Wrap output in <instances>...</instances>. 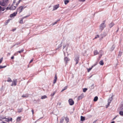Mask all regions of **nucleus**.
Wrapping results in <instances>:
<instances>
[{"label": "nucleus", "instance_id": "nucleus-35", "mask_svg": "<svg viewBox=\"0 0 123 123\" xmlns=\"http://www.w3.org/2000/svg\"><path fill=\"white\" fill-rule=\"evenodd\" d=\"M122 53V52H119V54L118 55V57H120L121 56V55Z\"/></svg>", "mask_w": 123, "mask_h": 123}, {"label": "nucleus", "instance_id": "nucleus-15", "mask_svg": "<svg viewBox=\"0 0 123 123\" xmlns=\"http://www.w3.org/2000/svg\"><path fill=\"white\" fill-rule=\"evenodd\" d=\"M114 24L112 22H111L109 25V27L110 28H111L114 25Z\"/></svg>", "mask_w": 123, "mask_h": 123}, {"label": "nucleus", "instance_id": "nucleus-48", "mask_svg": "<svg viewBox=\"0 0 123 123\" xmlns=\"http://www.w3.org/2000/svg\"><path fill=\"white\" fill-rule=\"evenodd\" d=\"M29 15H27L26 16H25V17H24L22 18H23L24 19L25 18H26L27 17H29Z\"/></svg>", "mask_w": 123, "mask_h": 123}, {"label": "nucleus", "instance_id": "nucleus-49", "mask_svg": "<svg viewBox=\"0 0 123 123\" xmlns=\"http://www.w3.org/2000/svg\"><path fill=\"white\" fill-rule=\"evenodd\" d=\"M86 0H79L80 1H82V2H84Z\"/></svg>", "mask_w": 123, "mask_h": 123}, {"label": "nucleus", "instance_id": "nucleus-14", "mask_svg": "<svg viewBox=\"0 0 123 123\" xmlns=\"http://www.w3.org/2000/svg\"><path fill=\"white\" fill-rule=\"evenodd\" d=\"M69 59L67 57H65L64 58V61L66 63L68 61H69Z\"/></svg>", "mask_w": 123, "mask_h": 123}, {"label": "nucleus", "instance_id": "nucleus-4", "mask_svg": "<svg viewBox=\"0 0 123 123\" xmlns=\"http://www.w3.org/2000/svg\"><path fill=\"white\" fill-rule=\"evenodd\" d=\"M79 59V55H77L75 56L74 60L76 62V64L78 63V62Z\"/></svg>", "mask_w": 123, "mask_h": 123}, {"label": "nucleus", "instance_id": "nucleus-20", "mask_svg": "<svg viewBox=\"0 0 123 123\" xmlns=\"http://www.w3.org/2000/svg\"><path fill=\"white\" fill-rule=\"evenodd\" d=\"M98 97L96 96L94 98L93 101L95 102L97 101L98 99Z\"/></svg>", "mask_w": 123, "mask_h": 123}, {"label": "nucleus", "instance_id": "nucleus-3", "mask_svg": "<svg viewBox=\"0 0 123 123\" xmlns=\"http://www.w3.org/2000/svg\"><path fill=\"white\" fill-rule=\"evenodd\" d=\"M24 9V6H21L17 9V12H19V13H20L22 12V10Z\"/></svg>", "mask_w": 123, "mask_h": 123}, {"label": "nucleus", "instance_id": "nucleus-47", "mask_svg": "<svg viewBox=\"0 0 123 123\" xmlns=\"http://www.w3.org/2000/svg\"><path fill=\"white\" fill-rule=\"evenodd\" d=\"M99 37V35H97L96 37H95L94 38L96 39L98 37Z\"/></svg>", "mask_w": 123, "mask_h": 123}, {"label": "nucleus", "instance_id": "nucleus-39", "mask_svg": "<svg viewBox=\"0 0 123 123\" xmlns=\"http://www.w3.org/2000/svg\"><path fill=\"white\" fill-rule=\"evenodd\" d=\"M12 118H8V122L10 121H12Z\"/></svg>", "mask_w": 123, "mask_h": 123}, {"label": "nucleus", "instance_id": "nucleus-26", "mask_svg": "<svg viewBox=\"0 0 123 123\" xmlns=\"http://www.w3.org/2000/svg\"><path fill=\"white\" fill-rule=\"evenodd\" d=\"M65 120L67 122V123L69 121V119L67 117H65Z\"/></svg>", "mask_w": 123, "mask_h": 123}, {"label": "nucleus", "instance_id": "nucleus-5", "mask_svg": "<svg viewBox=\"0 0 123 123\" xmlns=\"http://www.w3.org/2000/svg\"><path fill=\"white\" fill-rule=\"evenodd\" d=\"M68 102L69 105H74V101L71 99H70L68 100Z\"/></svg>", "mask_w": 123, "mask_h": 123}, {"label": "nucleus", "instance_id": "nucleus-52", "mask_svg": "<svg viewBox=\"0 0 123 123\" xmlns=\"http://www.w3.org/2000/svg\"><path fill=\"white\" fill-rule=\"evenodd\" d=\"M57 21H56V22H55L54 23H53V25H55V24H56V23H57Z\"/></svg>", "mask_w": 123, "mask_h": 123}, {"label": "nucleus", "instance_id": "nucleus-43", "mask_svg": "<svg viewBox=\"0 0 123 123\" xmlns=\"http://www.w3.org/2000/svg\"><path fill=\"white\" fill-rule=\"evenodd\" d=\"M3 1L6 4L7 3V2L8 1V0H3Z\"/></svg>", "mask_w": 123, "mask_h": 123}, {"label": "nucleus", "instance_id": "nucleus-33", "mask_svg": "<svg viewBox=\"0 0 123 123\" xmlns=\"http://www.w3.org/2000/svg\"><path fill=\"white\" fill-rule=\"evenodd\" d=\"M62 43L61 42V43L58 46V48L57 49H56V50L57 49H59V48L60 47H61L62 46V45L61 44H62Z\"/></svg>", "mask_w": 123, "mask_h": 123}, {"label": "nucleus", "instance_id": "nucleus-25", "mask_svg": "<svg viewBox=\"0 0 123 123\" xmlns=\"http://www.w3.org/2000/svg\"><path fill=\"white\" fill-rule=\"evenodd\" d=\"M8 82H11L12 81V80L9 77L8 78V80L7 81Z\"/></svg>", "mask_w": 123, "mask_h": 123}, {"label": "nucleus", "instance_id": "nucleus-29", "mask_svg": "<svg viewBox=\"0 0 123 123\" xmlns=\"http://www.w3.org/2000/svg\"><path fill=\"white\" fill-rule=\"evenodd\" d=\"M28 97V94H26L24 95H23L22 97Z\"/></svg>", "mask_w": 123, "mask_h": 123}, {"label": "nucleus", "instance_id": "nucleus-44", "mask_svg": "<svg viewBox=\"0 0 123 123\" xmlns=\"http://www.w3.org/2000/svg\"><path fill=\"white\" fill-rule=\"evenodd\" d=\"M120 110V111H123V106L121 107Z\"/></svg>", "mask_w": 123, "mask_h": 123}, {"label": "nucleus", "instance_id": "nucleus-40", "mask_svg": "<svg viewBox=\"0 0 123 123\" xmlns=\"http://www.w3.org/2000/svg\"><path fill=\"white\" fill-rule=\"evenodd\" d=\"M21 0H19L18 1V2L16 4V6H18V5L20 3V2L21 1Z\"/></svg>", "mask_w": 123, "mask_h": 123}, {"label": "nucleus", "instance_id": "nucleus-61", "mask_svg": "<svg viewBox=\"0 0 123 123\" xmlns=\"http://www.w3.org/2000/svg\"><path fill=\"white\" fill-rule=\"evenodd\" d=\"M65 46H64V45L63 46V49H64L65 48Z\"/></svg>", "mask_w": 123, "mask_h": 123}, {"label": "nucleus", "instance_id": "nucleus-51", "mask_svg": "<svg viewBox=\"0 0 123 123\" xmlns=\"http://www.w3.org/2000/svg\"><path fill=\"white\" fill-rule=\"evenodd\" d=\"M5 8H3L2 9V10H1V11H3L4 10H5Z\"/></svg>", "mask_w": 123, "mask_h": 123}, {"label": "nucleus", "instance_id": "nucleus-63", "mask_svg": "<svg viewBox=\"0 0 123 123\" xmlns=\"http://www.w3.org/2000/svg\"><path fill=\"white\" fill-rule=\"evenodd\" d=\"M15 2V0H14L13 1V3H14Z\"/></svg>", "mask_w": 123, "mask_h": 123}, {"label": "nucleus", "instance_id": "nucleus-22", "mask_svg": "<svg viewBox=\"0 0 123 123\" xmlns=\"http://www.w3.org/2000/svg\"><path fill=\"white\" fill-rule=\"evenodd\" d=\"M64 117H62L61 119L60 123H63L64 121Z\"/></svg>", "mask_w": 123, "mask_h": 123}, {"label": "nucleus", "instance_id": "nucleus-24", "mask_svg": "<svg viewBox=\"0 0 123 123\" xmlns=\"http://www.w3.org/2000/svg\"><path fill=\"white\" fill-rule=\"evenodd\" d=\"M47 97L46 96L44 95V96H42V97H41V98L42 99H44L45 98H46Z\"/></svg>", "mask_w": 123, "mask_h": 123}, {"label": "nucleus", "instance_id": "nucleus-30", "mask_svg": "<svg viewBox=\"0 0 123 123\" xmlns=\"http://www.w3.org/2000/svg\"><path fill=\"white\" fill-rule=\"evenodd\" d=\"M69 2V0H65L64 1V3L65 5H66L67 3H68Z\"/></svg>", "mask_w": 123, "mask_h": 123}, {"label": "nucleus", "instance_id": "nucleus-54", "mask_svg": "<svg viewBox=\"0 0 123 123\" xmlns=\"http://www.w3.org/2000/svg\"><path fill=\"white\" fill-rule=\"evenodd\" d=\"M31 112H32V114L33 115V113H34V110H33L32 109V110H31Z\"/></svg>", "mask_w": 123, "mask_h": 123}, {"label": "nucleus", "instance_id": "nucleus-1", "mask_svg": "<svg viewBox=\"0 0 123 123\" xmlns=\"http://www.w3.org/2000/svg\"><path fill=\"white\" fill-rule=\"evenodd\" d=\"M105 20L103 21V22L101 23L99 26V29L101 31L106 27V25L105 23Z\"/></svg>", "mask_w": 123, "mask_h": 123}, {"label": "nucleus", "instance_id": "nucleus-55", "mask_svg": "<svg viewBox=\"0 0 123 123\" xmlns=\"http://www.w3.org/2000/svg\"><path fill=\"white\" fill-rule=\"evenodd\" d=\"M16 30V28H14V29H13V30H12V31H15Z\"/></svg>", "mask_w": 123, "mask_h": 123}, {"label": "nucleus", "instance_id": "nucleus-6", "mask_svg": "<svg viewBox=\"0 0 123 123\" xmlns=\"http://www.w3.org/2000/svg\"><path fill=\"white\" fill-rule=\"evenodd\" d=\"M0 5L2 6H6V4L3 0L0 1Z\"/></svg>", "mask_w": 123, "mask_h": 123}, {"label": "nucleus", "instance_id": "nucleus-59", "mask_svg": "<svg viewBox=\"0 0 123 123\" xmlns=\"http://www.w3.org/2000/svg\"><path fill=\"white\" fill-rule=\"evenodd\" d=\"M117 116H115L113 119V120H114L117 117Z\"/></svg>", "mask_w": 123, "mask_h": 123}, {"label": "nucleus", "instance_id": "nucleus-56", "mask_svg": "<svg viewBox=\"0 0 123 123\" xmlns=\"http://www.w3.org/2000/svg\"><path fill=\"white\" fill-rule=\"evenodd\" d=\"M14 58V57L13 56H12L11 57V59H13Z\"/></svg>", "mask_w": 123, "mask_h": 123}, {"label": "nucleus", "instance_id": "nucleus-58", "mask_svg": "<svg viewBox=\"0 0 123 123\" xmlns=\"http://www.w3.org/2000/svg\"><path fill=\"white\" fill-rule=\"evenodd\" d=\"M9 7H7L6 8V9L7 10H8L9 9Z\"/></svg>", "mask_w": 123, "mask_h": 123}, {"label": "nucleus", "instance_id": "nucleus-13", "mask_svg": "<svg viewBox=\"0 0 123 123\" xmlns=\"http://www.w3.org/2000/svg\"><path fill=\"white\" fill-rule=\"evenodd\" d=\"M98 54L99 55V57L100 58L101 57L102 55L103 54V52L102 51H100L98 53Z\"/></svg>", "mask_w": 123, "mask_h": 123}, {"label": "nucleus", "instance_id": "nucleus-7", "mask_svg": "<svg viewBox=\"0 0 123 123\" xmlns=\"http://www.w3.org/2000/svg\"><path fill=\"white\" fill-rule=\"evenodd\" d=\"M16 6L12 5L10 7H9V9L10 10H15L16 9Z\"/></svg>", "mask_w": 123, "mask_h": 123}, {"label": "nucleus", "instance_id": "nucleus-11", "mask_svg": "<svg viewBox=\"0 0 123 123\" xmlns=\"http://www.w3.org/2000/svg\"><path fill=\"white\" fill-rule=\"evenodd\" d=\"M96 65V64H95L93 65L92 66V67L91 68H87V69L88 70V72H89L91 70V69H92L93 67L95 66Z\"/></svg>", "mask_w": 123, "mask_h": 123}, {"label": "nucleus", "instance_id": "nucleus-37", "mask_svg": "<svg viewBox=\"0 0 123 123\" xmlns=\"http://www.w3.org/2000/svg\"><path fill=\"white\" fill-rule=\"evenodd\" d=\"M22 109H18V112H22Z\"/></svg>", "mask_w": 123, "mask_h": 123}, {"label": "nucleus", "instance_id": "nucleus-21", "mask_svg": "<svg viewBox=\"0 0 123 123\" xmlns=\"http://www.w3.org/2000/svg\"><path fill=\"white\" fill-rule=\"evenodd\" d=\"M21 120V117H18L16 119L17 122H19Z\"/></svg>", "mask_w": 123, "mask_h": 123}, {"label": "nucleus", "instance_id": "nucleus-41", "mask_svg": "<svg viewBox=\"0 0 123 123\" xmlns=\"http://www.w3.org/2000/svg\"><path fill=\"white\" fill-rule=\"evenodd\" d=\"M20 43L19 42H18L16 44H15L14 45H13V46H16L17 45H19L20 44Z\"/></svg>", "mask_w": 123, "mask_h": 123}, {"label": "nucleus", "instance_id": "nucleus-2", "mask_svg": "<svg viewBox=\"0 0 123 123\" xmlns=\"http://www.w3.org/2000/svg\"><path fill=\"white\" fill-rule=\"evenodd\" d=\"M113 97V95H110L109 98L108 99V103L107 105L108 106H109L112 100L113 99L112 97Z\"/></svg>", "mask_w": 123, "mask_h": 123}, {"label": "nucleus", "instance_id": "nucleus-50", "mask_svg": "<svg viewBox=\"0 0 123 123\" xmlns=\"http://www.w3.org/2000/svg\"><path fill=\"white\" fill-rule=\"evenodd\" d=\"M0 123H6L5 122H4L3 121H1V122Z\"/></svg>", "mask_w": 123, "mask_h": 123}, {"label": "nucleus", "instance_id": "nucleus-34", "mask_svg": "<svg viewBox=\"0 0 123 123\" xmlns=\"http://www.w3.org/2000/svg\"><path fill=\"white\" fill-rule=\"evenodd\" d=\"M87 90V88H84L83 89V92H85Z\"/></svg>", "mask_w": 123, "mask_h": 123}, {"label": "nucleus", "instance_id": "nucleus-12", "mask_svg": "<svg viewBox=\"0 0 123 123\" xmlns=\"http://www.w3.org/2000/svg\"><path fill=\"white\" fill-rule=\"evenodd\" d=\"M55 79L53 81V83L54 84H55V83L57 80V77L56 74L55 75Z\"/></svg>", "mask_w": 123, "mask_h": 123}, {"label": "nucleus", "instance_id": "nucleus-18", "mask_svg": "<svg viewBox=\"0 0 123 123\" xmlns=\"http://www.w3.org/2000/svg\"><path fill=\"white\" fill-rule=\"evenodd\" d=\"M24 19L22 18L19 21V22L20 24H23V19Z\"/></svg>", "mask_w": 123, "mask_h": 123}, {"label": "nucleus", "instance_id": "nucleus-60", "mask_svg": "<svg viewBox=\"0 0 123 123\" xmlns=\"http://www.w3.org/2000/svg\"><path fill=\"white\" fill-rule=\"evenodd\" d=\"M97 121V120H95L93 123H96Z\"/></svg>", "mask_w": 123, "mask_h": 123}, {"label": "nucleus", "instance_id": "nucleus-46", "mask_svg": "<svg viewBox=\"0 0 123 123\" xmlns=\"http://www.w3.org/2000/svg\"><path fill=\"white\" fill-rule=\"evenodd\" d=\"M4 119H5V121L7 122H8V118H6L5 117V118Z\"/></svg>", "mask_w": 123, "mask_h": 123}, {"label": "nucleus", "instance_id": "nucleus-53", "mask_svg": "<svg viewBox=\"0 0 123 123\" xmlns=\"http://www.w3.org/2000/svg\"><path fill=\"white\" fill-rule=\"evenodd\" d=\"M33 59H31L30 62L29 63H30L33 61Z\"/></svg>", "mask_w": 123, "mask_h": 123}, {"label": "nucleus", "instance_id": "nucleus-27", "mask_svg": "<svg viewBox=\"0 0 123 123\" xmlns=\"http://www.w3.org/2000/svg\"><path fill=\"white\" fill-rule=\"evenodd\" d=\"M120 115L121 116L123 115V111H121L119 112Z\"/></svg>", "mask_w": 123, "mask_h": 123}, {"label": "nucleus", "instance_id": "nucleus-62", "mask_svg": "<svg viewBox=\"0 0 123 123\" xmlns=\"http://www.w3.org/2000/svg\"><path fill=\"white\" fill-rule=\"evenodd\" d=\"M13 85H14V84H13V83H12V84L11 85V86H13Z\"/></svg>", "mask_w": 123, "mask_h": 123}, {"label": "nucleus", "instance_id": "nucleus-16", "mask_svg": "<svg viewBox=\"0 0 123 123\" xmlns=\"http://www.w3.org/2000/svg\"><path fill=\"white\" fill-rule=\"evenodd\" d=\"M5 118V117H4L3 115L0 116V120H2Z\"/></svg>", "mask_w": 123, "mask_h": 123}, {"label": "nucleus", "instance_id": "nucleus-9", "mask_svg": "<svg viewBox=\"0 0 123 123\" xmlns=\"http://www.w3.org/2000/svg\"><path fill=\"white\" fill-rule=\"evenodd\" d=\"M58 5H55L53 6V10H55L57 9L59 7Z\"/></svg>", "mask_w": 123, "mask_h": 123}, {"label": "nucleus", "instance_id": "nucleus-32", "mask_svg": "<svg viewBox=\"0 0 123 123\" xmlns=\"http://www.w3.org/2000/svg\"><path fill=\"white\" fill-rule=\"evenodd\" d=\"M115 48V47L114 46V45H113L112 47L111 48V51H113L114 49Z\"/></svg>", "mask_w": 123, "mask_h": 123}, {"label": "nucleus", "instance_id": "nucleus-10", "mask_svg": "<svg viewBox=\"0 0 123 123\" xmlns=\"http://www.w3.org/2000/svg\"><path fill=\"white\" fill-rule=\"evenodd\" d=\"M17 80L16 79H14L13 80V82L14 85L15 86L17 85Z\"/></svg>", "mask_w": 123, "mask_h": 123}, {"label": "nucleus", "instance_id": "nucleus-19", "mask_svg": "<svg viewBox=\"0 0 123 123\" xmlns=\"http://www.w3.org/2000/svg\"><path fill=\"white\" fill-rule=\"evenodd\" d=\"M98 53L97 50H95L94 52V55H96L98 54Z\"/></svg>", "mask_w": 123, "mask_h": 123}, {"label": "nucleus", "instance_id": "nucleus-42", "mask_svg": "<svg viewBox=\"0 0 123 123\" xmlns=\"http://www.w3.org/2000/svg\"><path fill=\"white\" fill-rule=\"evenodd\" d=\"M56 92H53V93H52L51 94V96H53L54 95L55 93Z\"/></svg>", "mask_w": 123, "mask_h": 123}, {"label": "nucleus", "instance_id": "nucleus-31", "mask_svg": "<svg viewBox=\"0 0 123 123\" xmlns=\"http://www.w3.org/2000/svg\"><path fill=\"white\" fill-rule=\"evenodd\" d=\"M83 97V96L82 95H80V96H79L78 97V98L79 100H80V99H81Z\"/></svg>", "mask_w": 123, "mask_h": 123}, {"label": "nucleus", "instance_id": "nucleus-23", "mask_svg": "<svg viewBox=\"0 0 123 123\" xmlns=\"http://www.w3.org/2000/svg\"><path fill=\"white\" fill-rule=\"evenodd\" d=\"M99 63L101 65H103L104 64V63L103 62V61L102 60H101L100 61Z\"/></svg>", "mask_w": 123, "mask_h": 123}, {"label": "nucleus", "instance_id": "nucleus-8", "mask_svg": "<svg viewBox=\"0 0 123 123\" xmlns=\"http://www.w3.org/2000/svg\"><path fill=\"white\" fill-rule=\"evenodd\" d=\"M17 14V12H14L13 13H12L10 15V17L11 18H12V17H14V16H15Z\"/></svg>", "mask_w": 123, "mask_h": 123}, {"label": "nucleus", "instance_id": "nucleus-36", "mask_svg": "<svg viewBox=\"0 0 123 123\" xmlns=\"http://www.w3.org/2000/svg\"><path fill=\"white\" fill-rule=\"evenodd\" d=\"M24 49H22L20 51H18V52L19 53H21V52H23L24 51Z\"/></svg>", "mask_w": 123, "mask_h": 123}, {"label": "nucleus", "instance_id": "nucleus-57", "mask_svg": "<svg viewBox=\"0 0 123 123\" xmlns=\"http://www.w3.org/2000/svg\"><path fill=\"white\" fill-rule=\"evenodd\" d=\"M1 10H2V7L0 6V11Z\"/></svg>", "mask_w": 123, "mask_h": 123}, {"label": "nucleus", "instance_id": "nucleus-17", "mask_svg": "<svg viewBox=\"0 0 123 123\" xmlns=\"http://www.w3.org/2000/svg\"><path fill=\"white\" fill-rule=\"evenodd\" d=\"M85 120V118L84 117H83L82 116H81V120L82 121H83Z\"/></svg>", "mask_w": 123, "mask_h": 123}, {"label": "nucleus", "instance_id": "nucleus-64", "mask_svg": "<svg viewBox=\"0 0 123 123\" xmlns=\"http://www.w3.org/2000/svg\"><path fill=\"white\" fill-rule=\"evenodd\" d=\"M114 121H113L111 123H114Z\"/></svg>", "mask_w": 123, "mask_h": 123}, {"label": "nucleus", "instance_id": "nucleus-28", "mask_svg": "<svg viewBox=\"0 0 123 123\" xmlns=\"http://www.w3.org/2000/svg\"><path fill=\"white\" fill-rule=\"evenodd\" d=\"M67 88V86H65L64 88L62 89L61 91V92H62L63 91H64Z\"/></svg>", "mask_w": 123, "mask_h": 123}, {"label": "nucleus", "instance_id": "nucleus-38", "mask_svg": "<svg viewBox=\"0 0 123 123\" xmlns=\"http://www.w3.org/2000/svg\"><path fill=\"white\" fill-rule=\"evenodd\" d=\"M6 67V66H0V68L1 69V68H4Z\"/></svg>", "mask_w": 123, "mask_h": 123}, {"label": "nucleus", "instance_id": "nucleus-45", "mask_svg": "<svg viewBox=\"0 0 123 123\" xmlns=\"http://www.w3.org/2000/svg\"><path fill=\"white\" fill-rule=\"evenodd\" d=\"M3 58L2 57L0 59V64L3 61Z\"/></svg>", "mask_w": 123, "mask_h": 123}]
</instances>
